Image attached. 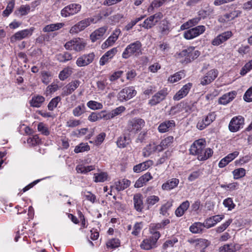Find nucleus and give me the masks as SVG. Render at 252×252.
Masks as SVG:
<instances>
[{"mask_svg":"<svg viewBox=\"0 0 252 252\" xmlns=\"http://www.w3.org/2000/svg\"><path fill=\"white\" fill-rule=\"evenodd\" d=\"M238 249V246L233 243L224 245L219 249L220 252H235Z\"/></svg>","mask_w":252,"mask_h":252,"instance_id":"nucleus-29","label":"nucleus"},{"mask_svg":"<svg viewBox=\"0 0 252 252\" xmlns=\"http://www.w3.org/2000/svg\"><path fill=\"white\" fill-rule=\"evenodd\" d=\"M232 36L231 31H226L218 35L212 41V44L218 46L229 39Z\"/></svg>","mask_w":252,"mask_h":252,"instance_id":"nucleus-13","label":"nucleus"},{"mask_svg":"<svg viewBox=\"0 0 252 252\" xmlns=\"http://www.w3.org/2000/svg\"><path fill=\"white\" fill-rule=\"evenodd\" d=\"M189 243L192 245L196 249L204 250L210 244V242L204 239H190Z\"/></svg>","mask_w":252,"mask_h":252,"instance_id":"nucleus-12","label":"nucleus"},{"mask_svg":"<svg viewBox=\"0 0 252 252\" xmlns=\"http://www.w3.org/2000/svg\"><path fill=\"white\" fill-rule=\"evenodd\" d=\"M144 18V16H141L138 18H136L135 19L132 20L130 22L128 23L125 27L124 29L128 31L131 30L132 27L135 26L139 21H141Z\"/></svg>","mask_w":252,"mask_h":252,"instance_id":"nucleus-52","label":"nucleus"},{"mask_svg":"<svg viewBox=\"0 0 252 252\" xmlns=\"http://www.w3.org/2000/svg\"><path fill=\"white\" fill-rule=\"evenodd\" d=\"M60 101L61 98L59 96L53 98L48 105V109L50 111L53 110L57 106L58 104Z\"/></svg>","mask_w":252,"mask_h":252,"instance_id":"nucleus-49","label":"nucleus"},{"mask_svg":"<svg viewBox=\"0 0 252 252\" xmlns=\"http://www.w3.org/2000/svg\"><path fill=\"white\" fill-rule=\"evenodd\" d=\"M34 28L22 30L16 32L11 36L10 40L11 42H15L17 40H21L24 38L30 36L32 34Z\"/></svg>","mask_w":252,"mask_h":252,"instance_id":"nucleus-11","label":"nucleus"},{"mask_svg":"<svg viewBox=\"0 0 252 252\" xmlns=\"http://www.w3.org/2000/svg\"><path fill=\"white\" fill-rule=\"evenodd\" d=\"M58 61L60 62H65L72 59V56L71 54L69 52H65L63 53H60L56 56Z\"/></svg>","mask_w":252,"mask_h":252,"instance_id":"nucleus-37","label":"nucleus"},{"mask_svg":"<svg viewBox=\"0 0 252 252\" xmlns=\"http://www.w3.org/2000/svg\"><path fill=\"white\" fill-rule=\"evenodd\" d=\"M189 206V201L187 200L183 202L176 210L175 212L176 216L178 217L182 216Z\"/></svg>","mask_w":252,"mask_h":252,"instance_id":"nucleus-26","label":"nucleus"},{"mask_svg":"<svg viewBox=\"0 0 252 252\" xmlns=\"http://www.w3.org/2000/svg\"><path fill=\"white\" fill-rule=\"evenodd\" d=\"M121 33V31L119 29L115 30L112 34L107 38V39L102 44V49H105L108 47L112 46L118 39L119 36Z\"/></svg>","mask_w":252,"mask_h":252,"instance_id":"nucleus-14","label":"nucleus"},{"mask_svg":"<svg viewBox=\"0 0 252 252\" xmlns=\"http://www.w3.org/2000/svg\"><path fill=\"white\" fill-rule=\"evenodd\" d=\"M158 145L155 143H150L143 149V156L144 157H148L155 152L158 151Z\"/></svg>","mask_w":252,"mask_h":252,"instance_id":"nucleus-22","label":"nucleus"},{"mask_svg":"<svg viewBox=\"0 0 252 252\" xmlns=\"http://www.w3.org/2000/svg\"><path fill=\"white\" fill-rule=\"evenodd\" d=\"M252 69V60L246 63L240 70V74L242 76L245 75Z\"/></svg>","mask_w":252,"mask_h":252,"instance_id":"nucleus-48","label":"nucleus"},{"mask_svg":"<svg viewBox=\"0 0 252 252\" xmlns=\"http://www.w3.org/2000/svg\"><path fill=\"white\" fill-rule=\"evenodd\" d=\"M107 31V28L101 27L94 31L90 35V39L93 42H94L97 40L100 39L104 34Z\"/></svg>","mask_w":252,"mask_h":252,"instance_id":"nucleus-17","label":"nucleus"},{"mask_svg":"<svg viewBox=\"0 0 252 252\" xmlns=\"http://www.w3.org/2000/svg\"><path fill=\"white\" fill-rule=\"evenodd\" d=\"M157 24V23L154 20L153 17L151 16L145 20L143 24L142 25V26L145 29H151Z\"/></svg>","mask_w":252,"mask_h":252,"instance_id":"nucleus-38","label":"nucleus"},{"mask_svg":"<svg viewBox=\"0 0 252 252\" xmlns=\"http://www.w3.org/2000/svg\"><path fill=\"white\" fill-rule=\"evenodd\" d=\"M234 178L238 179L244 177L246 174V170L245 169L240 168L234 170L233 171Z\"/></svg>","mask_w":252,"mask_h":252,"instance_id":"nucleus-54","label":"nucleus"},{"mask_svg":"<svg viewBox=\"0 0 252 252\" xmlns=\"http://www.w3.org/2000/svg\"><path fill=\"white\" fill-rule=\"evenodd\" d=\"M133 204L135 209L139 212L142 211L144 205L142 196L140 193L136 194L133 197Z\"/></svg>","mask_w":252,"mask_h":252,"instance_id":"nucleus-16","label":"nucleus"},{"mask_svg":"<svg viewBox=\"0 0 252 252\" xmlns=\"http://www.w3.org/2000/svg\"><path fill=\"white\" fill-rule=\"evenodd\" d=\"M159 201V197L154 195L149 196L146 199V203L148 206V207L154 205L158 202Z\"/></svg>","mask_w":252,"mask_h":252,"instance_id":"nucleus-45","label":"nucleus"},{"mask_svg":"<svg viewBox=\"0 0 252 252\" xmlns=\"http://www.w3.org/2000/svg\"><path fill=\"white\" fill-rule=\"evenodd\" d=\"M52 78L51 73L50 72L44 71L41 73V79L43 83L48 84Z\"/></svg>","mask_w":252,"mask_h":252,"instance_id":"nucleus-47","label":"nucleus"},{"mask_svg":"<svg viewBox=\"0 0 252 252\" xmlns=\"http://www.w3.org/2000/svg\"><path fill=\"white\" fill-rule=\"evenodd\" d=\"M153 178L151 174L147 172L141 176L135 182L134 187L135 188H141L145 185L148 182Z\"/></svg>","mask_w":252,"mask_h":252,"instance_id":"nucleus-18","label":"nucleus"},{"mask_svg":"<svg viewBox=\"0 0 252 252\" xmlns=\"http://www.w3.org/2000/svg\"><path fill=\"white\" fill-rule=\"evenodd\" d=\"M80 81L78 80H75L69 83L64 88V92L67 94H71L73 91L79 86Z\"/></svg>","mask_w":252,"mask_h":252,"instance_id":"nucleus-35","label":"nucleus"},{"mask_svg":"<svg viewBox=\"0 0 252 252\" xmlns=\"http://www.w3.org/2000/svg\"><path fill=\"white\" fill-rule=\"evenodd\" d=\"M175 126V123L173 120L166 121L159 125L158 129L160 132L164 133L174 127Z\"/></svg>","mask_w":252,"mask_h":252,"instance_id":"nucleus-21","label":"nucleus"},{"mask_svg":"<svg viewBox=\"0 0 252 252\" xmlns=\"http://www.w3.org/2000/svg\"><path fill=\"white\" fill-rule=\"evenodd\" d=\"M86 45L87 42L84 39L78 37L67 42L64 45V47L66 50L80 52L85 49Z\"/></svg>","mask_w":252,"mask_h":252,"instance_id":"nucleus-4","label":"nucleus"},{"mask_svg":"<svg viewBox=\"0 0 252 252\" xmlns=\"http://www.w3.org/2000/svg\"><path fill=\"white\" fill-rule=\"evenodd\" d=\"M164 95H153L152 98L149 100V104L151 105H155L160 102L164 99Z\"/></svg>","mask_w":252,"mask_h":252,"instance_id":"nucleus-59","label":"nucleus"},{"mask_svg":"<svg viewBox=\"0 0 252 252\" xmlns=\"http://www.w3.org/2000/svg\"><path fill=\"white\" fill-rule=\"evenodd\" d=\"M160 30L161 33L163 35L167 34L169 33L170 30L167 21H163L160 27Z\"/></svg>","mask_w":252,"mask_h":252,"instance_id":"nucleus-63","label":"nucleus"},{"mask_svg":"<svg viewBox=\"0 0 252 252\" xmlns=\"http://www.w3.org/2000/svg\"><path fill=\"white\" fill-rule=\"evenodd\" d=\"M178 242L177 238L174 237L170 240L166 241L163 245L164 249H166L168 248L173 247L175 244Z\"/></svg>","mask_w":252,"mask_h":252,"instance_id":"nucleus-62","label":"nucleus"},{"mask_svg":"<svg viewBox=\"0 0 252 252\" xmlns=\"http://www.w3.org/2000/svg\"><path fill=\"white\" fill-rule=\"evenodd\" d=\"M223 204L225 207L228 208V210H231L234 209L235 206V205L231 198H227L224 199L223 202Z\"/></svg>","mask_w":252,"mask_h":252,"instance_id":"nucleus-60","label":"nucleus"},{"mask_svg":"<svg viewBox=\"0 0 252 252\" xmlns=\"http://www.w3.org/2000/svg\"><path fill=\"white\" fill-rule=\"evenodd\" d=\"M216 115L215 112L209 113L205 117L198 122L197 127L200 130L204 129L216 119Z\"/></svg>","mask_w":252,"mask_h":252,"instance_id":"nucleus-10","label":"nucleus"},{"mask_svg":"<svg viewBox=\"0 0 252 252\" xmlns=\"http://www.w3.org/2000/svg\"><path fill=\"white\" fill-rule=\"evenodd\" d=\"M87 106L92 110L100 109L103 107L101 103L93 100L89 101L87 103Z\"/></svg>","mask_w":252,"mask_h":252,"instance_id":"nucleus-53","label":"nucleus"},{"mask_svg":"<svg viewBox=\"0 0 252 252\" xmlns=\"http://www.w3.org/2000/svg\"><path fill=\"white\" fill-rule=\"evenodd\" d=\"M83 30L80 22H79L71 28L69 33L72 34H77Z\"/></svg>","mask_w":252,"mask_h":252,"instance_id":"nucleus-51","label":"nucleus"},{"mask_svg":"<svg viewBox=\"0 0 252 252\" xmlns=\"http://www.w3.org/2000/svg\"><path fill=\"white\" fill-rule=\"evenodd\" d=\"M94 21V19L91 17L84 19L79 22L82 27V28L84 30L86 28L89 27L91 24V23H93Z\"/></svg>","mask_w":252,"mask_h":252,"instance_id":"nucleus-61","label":"nucleus"},{"mask_svg":"<svg viewBox=\"0 0 252 252\" xmlns=\"http://www.w3.org/2000/svg\"><path fill=\"white\" fill-rule=\"evenodd\" d=\"M179 183V179L177 178H172L162 184L161 188L163 190H170L177 187Z\"/></svg>","mask_w":252,"mask_h":252,"instance_id":"nucleus-19","label":"nucleus"},{"mask_svg":"<svg viewBox=\"0 0 252 252\" xmlns=\"http://www.w3.org/2000/svg\"><path fill=\"white\" fill-rule=\"evenodd\" d=\"M103 118L106 120L105 111L99 113L93 112L88 117V120L91 122H95Z\"/></svg>","mask_w":252,"mask_h":252,"instance_id":"nucleus-27","label":"nucleus"},{"mask_svg":"<svg viewBox=\"0 0 252 252\" xmlns=\"http://www.w3.org/2000/svg\"><path fill=\"white\" fill-rule=\"evenodd\" d=\"M14 0H11L9 1L7 4L6 9L2 12V16L4 17L8 16L12 12L14 7Z\"/></svg>","mask_w":252,"mask_h":252,"instance_id":"nucleus-42","label":"nucleus"},{"mask_svg":"<svg viewBox=\"0 0 252 252\" xmlns=\"http://www.w3.org/2000/svg\"><path fill=\"white\" fill-rule=\"evenodd\" d=\"M145 122L142 119L134 118L129 121L127 125V130L130 132L136 133L144 126Z\"/></svg>","mask_w":252,"mask_h":252,"instance_id":"nucleus-6","label":"nucleus"},{"mask_svg":"<svg viewBox=\"0 0 252 252\" xmlns=\"http://www.w3.org/2000/svg\"><path fill=\"white\" fill-rule=\"evenodd\" d=\"M120 245V241L117 238H113L109 239L106 243V246L108 248L112 249L118 248Z\"/></svg>","mask_w":252,"mask_h":252,"instance_id":"nucleus-43","label":"nucleus"},{"mask_svg":"<svg viewBox=\"0 0 252 252\" xmlns=\"http://www.w3.org/2000/svg\"><path fill=\"white\" fill-rule=\"evenodd\" d=\"M94 57L95 55L93 52L84 54L77 59L76 65L79 67L88 65L93 62Z\"/></svg>","mask_w":252,"mask_h":252,"instance_id":"nucleus-9","label":"nucleus"},{"mask_svg":"<svg viewBox=\"0 0 252 252\" xmlns=\"http://www.w3.org/2000/svg\"><path fill=\"white\" fill-rule=\"evenodd\" d=\"M156 247V243L150 237L143 240L140 244V248L145 250H150Z\"/></svg>","mask_w":252,"mask_h":252,"instance_id":"nucleus-25","label":"nucleus"},{"mask_svg":"<svg viewBox=\"0 0 252 252\" xmlns=\"http://www.w3.org/2000/svg\"><path fill=\"white\" fill-rule=\"evenodd\" d=\"M184 111L187 112L186 108L184 107L183 105L180 104L172 107L170 114L174 115L180 112H182V114H184Z\"/></svg>","mask_w":252,"mask_h":252,"instance_id":"nucleus-44","label":"nucleus"},{"mask_svg":"<svg viewBox=\"0 0 252 252\" xmlns=\"http://www.w3.org/2000/svg\"><path fill=\"white\" fill-rule=\"evenodd\" d=\"M37 129L41 134L44 135H48L50 133L47 126L42 123L38 125Z\"/></svg>","mask_w":252,"mask_h":252,"instance_id":"nucleus-55","label":"nucleus"},{"mask_svg":"<svg viewBox=\"0 0 252 252\" xmlns=\"http://www.w3.org/2000/svg\"><path fill=\"white\" fill-rule=\"evenodd\" d=\"M40 142V139L39 137L35 135L29 137L27 140V143L31 146H35Z\"/></svg>","mask_w":252,"mask_h":252,"instance_id":"nucleus-58","label":"nucleus"},{"mask_svg":"<svg viewBox=\"0 0 252 252\" xmlns=\"http://www.w3.org/2000/svg\"><path fill=\"white\" fill-rule=\"evenodd\" d=\"M244 119L241 116L233 118L229 124V129L231 132H236L242 128L244 125Z\"/></svg>","mask_w":252,"mask_h":252,"instance_id":"nucleus-8","label":"nucleus"},{"mask_svg":"<svg viewBox=\"0 0 252 252\" xmlns=\"http://www.w3.org/2000/svg\"><path fill=\"white\" fill-rule=\"evenodd\" d=\"M130 182L127 179H123L115 182L116 189L118 191L124 190L129 186Z\"/></svg>","mask_w":252,"mask_h":252,"instance_id":"nucleus-30","label":"nucleus"},{"mask_svg":"<svg viewBox=\"0 0 252 252\" xmlns=\"http://www.w3.org/2000/svg\"><path fill=\"white\" fill-rule=\"evenodd\" d=\"M153 162L151 160H147L142 163H139L133 167V170L134 172L139 173L142 171L147 169L152 166Z\"/></svg>","mask_w":252,"mask_h":252,"instance_id":"nucleus-24","label":"nucleus"},{"mask_svg":"<svg viewBox=\"0 0 252 252\" xmlns=\"http://www.w3.org/2000/svg\"><path fill=\"white\" fill-rule=\"evenodd\" d=\"M234 98V97H230V95H222L219 100V102L220 104L225 105L231 101H232Z\"/></svg>","mask_w":252,"mask_h":252,"instance_id":"nucleus-64","label":"nucleus"},{"mask_svg":"<svg viewBox=\"0 0 252 252\" xmlns=\"http://www.w3.org/2000/svg\"><path fill=\"white\" fill-rule=\"evenodd\" d=\"M200 55V52L194 47H189L175 55L176 59L182 63H190Z\"/></svg>","mask_w":252,"mask_h":252,"instance_id":"nucleus-2","label":"nucleus"},{"mask_svg":"<svg viewBox=\"0 0 252 252\" xmlns=\"http://www.w3.org/2000/svg\"><path fill=\"white\" fill-rule=\"evenodd\" d=\"M206 31V28L203 25H199L185 32L184 37L188 40L192 39L203 34Z\"/></svg>","mask_w":252,"mask_h":252,"instance_id":"nucleus-5","label":"nucleus"},{"mask_svg":"<svg viewBox=\"0 0 252 252\" xmlns=\"http://www.w3.org/2000/svg\"><path fill=\"white\" fill-rule=\"evenodd\" d=\"M201 18L199 16L194 17L191 19L189 20L186 23H184L182 25V27H185L188 26L189 27H191L197 25L200 21Z\"/></svg>","mask_w":252,"mask_h":252,"instance_id":"nucleus-50","label":"nucleus"},{"mask_svg":"<svg viewBox=\"0 0 252 252\" xmlns=\"http://www.w3.org/2000/svg\"><path fill=\"white\" fill-rule=\"evenodd\" d=\"M214 10L210 7H207L205 9H201L198 12V16L202 19H204L207 17H211L213 16Z\"/></svg>","mask_w":252,"mask_h":252,"instance_id":"nucleus-23","label":"nucleus"},{"mask_svg":"<svg viewBox=\"0 0 252 252\" xmlns=\"http://www.w3.org/2000/svg\"><path fill=\"white\" fill-rule=\"evenodd\" d=\"M218 76V71L215 69H212L209 71L201 80V84L206 85L210 84Z\"/></svg>","mask_w":252,"mask_h":252,"instance_id":"nucleus-15","label":"nucleus"},{"mask_svg":"<svg viewBox=\"0 0 252 252\" xmlns=\"http://www.w3.org/2000/svg\"><path fill=\"white\" fill-rule=\"evenodd\" d=\"M85 111L84 105H80L75 108L73 110V114L75 116L78 117L81 115Z\"/></svg>","mask_w":252,"mask_h":252,"instance_id":"nucleus-57","label":"nucleus"},{"mask_svg":"<svg viewBox=\"0 0 252 252\" xmlns=\"http://www.w3.org/2000/svg\"><path fill=\"white\" fill-rule=\"evenodd\" d=\"M172 206V203L170 201H167L165 204L161 205L160 210L159 213L161 215L163 216H168L169 214L168 213V210Z\"/></svg>","mask_w":252,"mask_h":252,"instance_id":"nucleus-41","label":"nucleus"},{"mask_svg":"<svg viewBox=\"0 0 252 252\" xmlns=\"http://www.w3.org/2000/svg\"><path fill=\"white\" fill-rule=\"evenodd\" d=\"M64 24L63 23H59L56 24H50L46 26L43 29L44 32H50L61 29L63 26Z\"/></svg>","mask_w":252,"mask_h":252,"instance_id":"nucleus-36","label":"nucleus"},{"mask_svg":"<svg viewBox=\"0 0 252 252\" xmlns=\"http://www.w3.org/2000/svg\"><path fill=\"white\" fill-rule=\"evenodd\" d=\"M72 68L70 67L64 68L59 74V77L61 80H64L71 75Z\"/></svg>","mask_w":252,"mask_h":252,"instance_id":"nucleus-40","label":"nucleus"},{"mask_svg":"<svg viewBox=\"0 0 252 252\" xmlns=\"http://www.w3.org/2000/svg\"><path fill=\"white\" fill-rule=\"evenodd\" d=\"M106 134L104 132L99 134L94 141H90V143H94L95 145H100L104 140Z\"/></svg>","mask_w":252,"mask_h":252,"instance_id":"nucleus-56","label":"nucleus"},{"mask_svg":"<svg viewBox=\"0 0 252 252\" xmlns=\"http://www.w3.org/2000/svg\"><path fill=\"white\" fill-rule=\"evenodd\" d=\"M185 73L183 71H181L175 73L174 75L170 76L168 81L171 83L177 82L185 77Z\"/></svg>","mask_w":252,"mask_h":252,"instance_id":"nucleus-39","label":"nucleus"},{"mask_svg":"<svg viewBox=\"0 0 252 252\" xmlns=\"http://www.w3.org/2000/svg\"><path fill=\"white\" fill-rule=\"evenodd\" d=\"M173 137L170 136L163 139L159 145H158V152H160L166 148L173 142Z\"/></svg>","mask_w":252,"mask_h":252,"instance_id":"nucleus-28","label":"nucleus"},{"mask_svg":"<svg viewBox=\"0 0 252 252\" xmlns=\"http://www.w3.org/2000/svg\"><path fill=\"white\" fill-rule=\"evenodd\" d=\"M108 179V175L106 172H101L94 173V181L95 183L104 182Z\"/></svg>","mask_w":252,"mask_h":252,"instance_id":"nucleus-34","label":"nucleus"},{"mask_svg":"<svg viewBox=\"0 0 252 252\" xmlns=\"http://www.w3.org/2000/svg\"><path fill=\"white\" fill-rule=\"evenodd\" d=\"M126 108L124 106H120L115 109L112 110L110 113L107 114L106 113V120L112 119L115 116L120 115L123 113Z\"/></svg>","mask_w":252,"mask_h":252,"instance_id":"nucleus-33","label":"nucleus"},{"mask_svg":"<svg viewBox=\"0 0 252 252\" xmlns=\"http://www.w3.org/2000/svg\"><path fill=\"white\" fill-rule=\"evenodd\" d=\"M142 44L139 41H136L128 45L122 53V58L125 59L131 56H138L142 54Z\"/></svg>","mask_w":252,"mask_h":252,"instance_id":"nucleus-3","label":"nucleus"},{"mask_svg":"<svg viewBox=\"0 0 252 252\" xmlns=\"http://www.w3.org/2000/svg\"><path fill=\"white\" fill-rule=\"evenodd\" d=\"M89 150L90 147L87 144L82 143L75 147L74 151L75 153H79L85 151H88Z\"/></svg>","mask_w":252,"mask_h":252,"instance_id":"nucleus-46","label":"nucleus"},{"mask_svg":"<svg viewBox=\"0 0 252 252\" xmlns=\"http://www.w3.org/2000/svg\"><path fill=\"white\" fill-rule=\"evenodd\" d=\"M81 9V5L79 4L72 3L67 5L61 11L63 17H67L78 13Z\"/></svg>","mask_w":252,"mask_h":252,"instance_id":"nucleus-7","label":"nucleus"},{"mask_svg":"<svg viewBox=\"0 0 252 252\" xmlns=\"http://www.w3.org/2000/svg\"><path fill=\"white\" fill-rule=\"evenodd\" d=\"M205 227L204 223L195 222L189 227V230L193 233H200Z\"/></svg>","mask_w":252,"mask_h":252,"instance_id":"nucleus-32","label":"nucleus"},{"mask_svg":"<svg viewBox=\"0 0 252 252\" xmlns=\"http://www.w3.org/2000/svg\"><path fill=\"white\" fill-rule=\"evenodd\" d=\"M206 145V142L204 139L195 140L190 148V153L196 156L199 160L207 159L212 156L213 151L211 148H205Z\"/></svg>","mask_w":252,"mask_h":252,"instance_id":"nucleus-1","label":"nucleus"},{"mask_svg":"<svg viewBox=\"0 0 252 252\" xmlns=\"http://www.w3.org/2000/svg\"><path fill=\"white\" fill-rule=\"evenodd\" d=\"M131 142V139L128 135L123 134L120 136L117 141V145L119 148H124Z\"/></svg>","mask_w":252,"mask_h":252,"instance_id":"nucleus-20","label":"nucleus"},{"mask_svg":"<svg viewBox=\"0 0 252 252\" xmlns=\"http://www.w3.org/2000/svg\"><path fill=\"white\" fill-rule=\"evenodd\" d=\"M45 100L42 95H34L30 100L31 105L32 107H39Z\"/></svg>","mask_w":252,"mask_h":252,"instance_id":"nucleus-31","label":"nucleus"}]
</instances>
